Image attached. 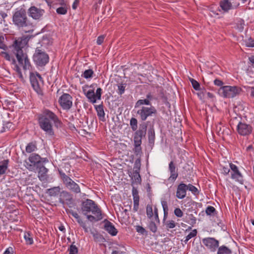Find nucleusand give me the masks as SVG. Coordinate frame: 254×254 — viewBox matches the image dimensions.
<instances>
[{
    "instance_id": "nucleus-29",
    "label": "nucleus",
    "mask_w": 254,
    "mask_h": 254,
    "mask_svg": "<svg viewBox=\"0 0 254 254\" xmlns=\"http://www.w3.org/2000/svg\"><path fill=\"white\" fill-rule=\"evenodd\" d=\"M225 130H228V129L227 127L225 126H222L221 123L217 125L216 126V131L217 132V134L219 136H222L223 137V135L224 134V132Z\"/></svg>"
},
{
    "instance_id": "nucleus-42",
    "label": "nucleus",
    "mask_w": 254,
    "mask_h": 254,
    "mask_svg": "<svg viewBox=\"0 0 254 254\" xmlns=\"http://www.w3.org/2000/svg\"><path fill=\"white\" fill-rule=\"evenodd\" d=\"M192 86L195 90H199L200 89V84L193 78H190Z\"/></svg>"
},
{
    "instance_id": "nucleus-27",
    "label": "nucleus",
    "mask_w": 254,
    "mask_h": 254,
    "mask_svg": "<svg viewBox=\"0 0 254 254\" xmlns=\"http://www.w3.org/2000/svg\"><path fill=\"white\" fill-rule=\"evenodd\" d=\"M9 160H4L0 162V176L5 174L8 169Z\"/></svg>"
},
{
    "instance_id": "nucleus-26",
    "label": "nucleus",
    "mask_w": 254,
    "mask_h": 254,
    "mask_svg": "<svg viewBox=\"0 0 254 254\" xmlns=\"http://www.w3.org/2000/svg\"><path fill=\"white\" fill-rule=\"evenodd\" d=\"M148 142L149 145L152 147L155 142V131L153 127H150L148 130Z\"/></svg>"
},
{
    "instance_id": "nucleus-44",
    "label": "nucleus",
    "mask_w": 254,
    "mask_h": 254,
    "mask_svg": "<svg viewBox=\"0 0 254 254\" xmlns=\"http://www.w3.org/2000/svg\"><path fill=\"white\" fill-rule=\"evenodd\" d=\"M165 226L168 230L169 229L175 228L176 226V223L173 220H168L166 222Z\"/></svg>"
},
{
    "instance_id": "nucleus-32",
    "label": "nucleus",
    "mask_w": 254,
    "mask_h": 254,
    "mask_svg": "<svg viewBox=\"0 0 254 254\" xmlns=\"http://www.w3.org/2000/svg\"><path fill=\"white\" fill-rule=\"evenodd\" d=\"M37 149V144L36 141L29 143L26 147V151L27 153H31Z\"/></svg>"
},
{
    "instance_id": "nucleus-14",
    "label": "nucleus",
    "mask_w": 254,
    "mask_h": 254,
    "mask_svg": "<svg viewBox=\"0 0 254 254\" xmlns=\"http://www.w3.org/2000/svg\"><path fill=\"white\" fill-rule=\"evenodd\" d=\"M253 128L250 124L239 122L237 126L238 133L242 136H248L252 132Z\"/></svg>"
},
{
    "instance_id": "nucleus-59",
    "label": "nucleus",
    "mask_w": 254,
    "mask_h": 254,
    "mask_svg": "<svg viewBox=\"0 0 254 254\" xmlns=\"http://www.w3.org/2000/svg\"><path fill=\"white\" fill-rule=\"evenodd\" d=\"M104 39L105 36L104 35H101L99 36L97 40V44L98 45H101L103 43Z\"/></svg>"
},
{
    "instance_id": "nucleus-21",
    "label": "nucleus",
    "mask_w": 254,
    "mask_h": 254,
    "mask_svg": "<svg viewBox=\"0 0 254 254\" xmlns=\"http://www.w3.org/2000/svg\"><path fill=\"white\" fill-rule=\"evenodd\" d=\"M88 85H85L82 88L83 92L87 98L88 99L89 101L91 103L94 104L96 102V99L95 97V92L94 91V89H90L89 90H86L87 88H88Z\"/></svg>"
},
{
    "instance_id": "nucleus-6",
    "label": "nucleus",
    "mask_w": 254,
    "mask_h": 254,
    "mask_svg": "<svg viewBox=\"0 0 254 254\" xmlns=\"http://www.w3.org/2000/svg\"><path fill=\"white\" fill-rule=\"evenodd\" d=\"M58 172L60 178L65 189L75 194L81 192L79 186L71 179L69 174L66 175L62 169H59Z\"/></svg>"
},
{
    "instance_id": "nucleus-1",
    "label": "nucleus",
    "mask_w": 254,
    "mask_h": 254,
    "mask_svg": "<svg viewBox=\"0 0 254 254\" xmlns=\"http://www.w3.org/2000/svg\"><path fill=\"white\" fill-rule=\"evenodd\" d=\"M38 121L40 128L49 136L54 135L52 123L57 128H61L63 126L62 121L57 115L49 109H44L38 115Z\"/></svg>"
},
{
    "instance_id": "nucleus-37",
    "label": "nucleus",
    "mask_w": 254,
    "mask_h": 254,
    "mask_svg": "<svg viewBox=\"0 0 254 254\" xmlns=\"http://www.w3.org/2000/svg\"><path fill=\"white\" fill-rule=\"evenodd\" d=\"M130 126L133 131H136L137 130V120L136 118H132L130 119Z\"/></svg>"
},
{
    "instance_id": "nucleus-22",
    "label": "nucleus",
    "mask_w": 254,
    "mask_h": 254,
    "mask_svg": "<svg viewBox=\"0 0 254 254\" xmlns=\"http://www.w3.org/2000/svg\"><path fill=\"white\" fill-rule=\"evenodd\" d=\"M169 170L170 173L169 179L175 181L178 177V168L173 161L169 164Z\"/></svg>"
},
{
    "instance_id": "nucleus-10",
    "label": "nucleus",
    "mask_w": 254,
    "mask_h": 254,
    "mask_svg": "<svg viewBox=\"0 0 254 254\" xmlns=\"http://www.w3.org/2000/svg\"><path fill=\"white\" fill-rule=\"evenodd\" d=\"M30 81L33 89L38 94H42L43 91L40 83V82H43L41 75L37 72H36V73L31 72L30 74Z\"/></svg>"
},
{
    "instance_id": "nucleus-4",
    "label": "nucleus",
    "mask_w": 254,
    "mask_h": 254,
    "mask_svg": "<svg viewBox=\"0 0 254 254\" xmlns=\"http://www.w3.org/2000/svg\"><path fill=\"white\" fill-rule=\"evenodd\" d=\"M148 123V122H147L139 124L138 130L135 131L133 135L134 148L133 151L138 158H140L142 153L141 144L142 138L144 137L146 134Z\"/></svg>"
},
{
    "instance_id": "nucleus-60",
    "label": "nucleus",
    "mask_w": 254,
    "mask_h": 254,
    "mask_svg": "<svg viewBox=\"0 0 254 254\" xmlns=\"http://www.w3.org/2000/svg\"><path fill=\"white\" fill-rule=\"evenodd\" d=\"M214 84L218 86H220V87L223 86V85L224 84L223 82L218 79H216L214 81Z\"/></svg>"
},
{
    "instance_id": "nucleus-18",
    "label": "nucleus",
    "mask_w": 254,
    "mask_h": 254,
    "mask_svg": "<svg viewBox=\"0 0 254 254\" xmlns=\"http://www.w3.org/2000/svg\"><path fill=\"white\" fill-rule=\"evenodd\" d=\"M29 161L33 164V166H37L40 167L44 162L48 161L47 158H43L37 154L32 153L29 157Z\"/></svg>"
},
{
    "instance_id": "nucleus-17",
    "label": "nucleus",
    "mask_w": 254,
    "mask_h": 254,
    "mask_svg": "<svg viewBox=\"0 0 254 254\" xmlns=\"http://www.w3.org/2000/svg\"><path fill=\"white\" fill-rule=\"evenodd\" d=\"M60 5L59 7H56V12L59 15H65L67 13L68 10L70 8V6L66 1L64 0H58L57 6Z\"/></svg>"
},
{
    "instance_id": "nucleus-13",
    "label": "nucleus",
    "mask_w": 254,
    "mask_h": 254,
    "mask_svg": "<svg viewBox=\"0 0 254 254\" xmlns=\"http://www.w3.org/2000/svg\"><path fill=\"white\" fill-rule=\"evenodd\" d=\"M39 7L35 6H32L28 9V13L30 16L35 20H39L45 13V9L39 5Z\"/></svg>"
},
{
    "instance_id": "nucleus-20",
    "label": "nucleus",
    "mask_w": 254,
    "mask_h": 254,
    "mask_svg": "<svg viewBox=\"0 0 254 254\" xmlns=\"http://www.w3.org/2000/svg\"><path fill=\"white\" fill-rule=\"evenodd\" d=\"M104 229L112 236H116L118 233L117 229L115 227L112 223L107 219L104 221Z\"/></svg>"
},
{
    "instance_id": "nucleus-30",
    "label": "nucleus",
    "mask_w": 254,
    "mask_h": 254,
    "mask_svg": "<svg viewBox=\"0 0 254 254\" xmlns=\"http://www.w3.org/2000/svg\"><path fill=\"white\" fill-rule=\"evenodd\" d=\"M185 221L190 225L193 226L196 223V219L192 214H187Z\"/></svg>"
},
{
    "instance_id": "nucleus-9",
    "label": "nucleus",
    "mask_w": 254,
    "mask_h": 254,
    "mask_svg": "<svg viewBox=\"0 0 254 254\" xmlns=\"http://www.w3.org/2000/svg\"><path fill=\"white\" fill-rule=\"evenodd\" d=\"M157 111L155 107L151 106L149 107L142 106L137 110V114L142 123L145 122L148 118L156 115Z\"/></svg>"
},
{
    "instance_id": "nucleus-2",
    "label": "nucleus",
    "mask_w": 254,
    "mask_h": 254,
    "mask_svg": "<svg viewBox=\"0 0 254 254\" xmlns=\"http://www.w3.org/2000/svg\"><path fill=\"white\" fill-rule=\"evenodd\" d=\"M32 35H25L15 39L11 46L12 52L15 55L19 64L23 66L24 70H30L32 68L29 59L26 53H24L23 48L27 44Z\"/></svg>"
},
{
    "instance_id": "nucleus-7",
    "label": "nucleus",
    "mask_w": 254,
    "mask_h": 254,
    "mask_svg": "<svg viewBox=\"0 0 254 254\" xmlns=\"http://www.w3.org/2000/svg\"><path fill=\"white\" fill-rule=\"evenodd\" d=\"M33 60L37 67H44L49 62V56L44 50L37 48L33 55Z\"/></svg>"
},
{
    "instance_id": "nucleus-8",
    "label": "nucleus",
    "mask_w": 254,
    "mask_h": 254,
    "mask_svg": "<svg viewBox=\"0 0 254 254\" xmlns=\"http://www.w3.org/2000/svg\"><path fill=\"white\" fill-rule=\"evenodd\" d=\"M242 88L237 86L226 85L220 87L218 91L219 95L224 98H233L240 94Z\"/></svg>"
},
{
    "instance_id": "nucleus-38",
    "label": "nucleus",
    "mask_w": 254,
    "mask_h": 254,
    "mask_svg": "<svg viewBox=\"0 0 254 254\" xmlns=\"http://www.w3.org/2000/svg\"><path fill=\"white\" fill-rule=\"evenodd\" d=\"M197 235V230L196 229L193 230L190 232L186 237L185 240L184 241V243L187 244L188 241L191 238L194 237Z\"/></svg>"
},
{
    "instance_id": "nucleus-40",
    "label": "nucleus",
    "mask_w": 254,
    "mask_h": 254,
    "mask_svg": "<svg viewBox=\"0 0 254 254\" xmlns=\"http://www.w3.org/2000/svg\"><path fill=\"white\" fill-rule=\"evenodd\" d=\"M141 166V159L140 158H137L134 163L133 171L136 170L140 171Z\"/></svg>"
},
{
    "instance_id": "nucleus-46",
    "label": "nucleus",
    "mask_w": 254,
    "mask_h": 254,
    "mask_svg": "<svg viewBox=\"0 0 254 254\" xmlns=\"http://www.w3.org/2000/svg\"><path fill=\"white\" fill-rule=\"evenodd\" d=\"M76 219L77 222L80 224V226L82 227L85 232H87V228L86 227V224L84 222L82 221L79 216H78V218H75Z\"/></svg>"
},
{
    "instance_id": "nucleus-57",
    "label": "nucleus",
    "mask_w": 254,
    "mask_h": 254,
    "mask_svg": "<svg viewBox=\"0 0 254 254\" xmlns=\"http://www.w3.org/2000/svg\"><path fill=\"white\" fill-rule=\"evenodd\" d=\"M12 123L9 122H5L3 124V128L5 130L6 129H9L11 128H12Z\"/></svg>"
},
{
    "instance_id": "nucleus-34",
    "label": "nucleus",
    "mask_w": 254,
    "mask_h": 254,
    "mask_svg": "<svg viewBox=\"0 0 254 254\" xmlns=\"http://www.w3.org/2000/svg\"><path fill=\"white\" fill-rule=\"evenodd\" d=\"M161 204L163 209L164 211V218L163 220H165V219L167 217L168 214V211L169 208L168 206V203L167 201L163 200L161 201Z\"/></svg>"
},
{
    "instance_id": "nucleus-50",
    "label": "nucleus",
    "mask_w": 254,
    "mask_h": 254,
    "mask_svg": "<svg viewBox=\"0 0 254 254\" xmlns=\"http://www.w3.org/2000/svg\"><path fill=\"white\" fill-rule=\"evenodd\" d=\"M68 251L69 254H77L78 252L77 248L73 245H71Z\"/></svg>"
},
{
    "instance_id": "nucleus-28",
    "label": "nucleus",
    "mask_w": 254,
    "mask_h": 254,
    "mask_svg": "<svg viewBox=\"0 0 254 254\" xmlns=\"http://www.w3.org/2000/svg\"><path fill=\"white\" fill-rule=\"evenodd\" d=\"M61 188L60 187H55L47 190V193L51 196H56L61 192Z\"/></svg>"
},
{
    "instance_id": "nucleus-62",
    "label": "nucleus",
    "mask_w": 254,
    "mask_h": 254,
    "mask_svg": "<svg viewBox=\"0 0 254 254\" xmlns=\"http://www.w3.org/2000/svg\"><path fill=\"white\" fill-rule=\"evenodd\" d=\"M230 169H231L228 167H223L222 171L223 174L225 175H227L230 172Z\"/></svg>"
},
{
    "instance_id": "nucleus-41",
    "label": "nucleus",
    "mask_w": 254,
    "mask_h": 254,
    "mask_svg": "<svg viewBox=\"0 0 254 254\" xmlns=\"http://www.w3.org/2000/svg\"><path fill=\"white\" fill-rule=\"evenodd\" d=\"M146 214L149 219L152 218L153 215L152 206L150 204H147L146 206Z\"/></svg>"
},
{
    "instance_id": "nucleus-45",
    "label": "nucleus",
    "mask_w": 254,
    "mask_h": 254,
    "mask_svg": "<svg viewBox=\"0 0 254 254\" xmlns=\"http://www.w3.org/2000/svg\"><path fill=\"white\" fill-rule=\"evenodd\" d=\"M126 84L119 83L118 84V94L119 95H122L125 90Z\"/></svg>"
},
{
    "instance_id": "nucleus-36",
    "label": "nucleus",
    "mask_w": 254,
    "mask_h": 254,
    "mask_svg": "<svg viewBox=\"0 0 254 254\" xmlns=\"http://www.w3.org/2000/svg\"><path fill=\"white\" fill-rule=\"evenodd\" d=\"M94 71L91 69L85 70L82 74V76L86 79L90 78L93 77Z\"/></svg>"
},
{
    "instance_id": "nucleus-63",
    "label": "nucleus",
    "mask_w": 254,
    "mask_h": 254,
    "mask_svg": "<svg viewBox=\"0 0 254 254\" xmlns=\"http://www.w3.org/2000/svg\"><path fill=\"white\" fill-rule=\"evenodd\" d=\"M79 0H75L72 5V8L73 9H76L79 4Z\"/></svg>"
},
{
    "instance_id": "nucleus-19",
    "label": "nucleus",
    "mask_w": 254,
    "mask_h": 254,
    "mask_svg": "<svg viewBox=\"0 0 254 254\" xmlns=\"http://www.w3.org/2000/svg\"><path fill=\"white\" fill-rule=\"evenodd\" d=\"M187 185L181 183L178 186L176 191V197L179 199H183L186 196L188 190Z\"/></svg>"
},
{
    "instance_id": "nucleus-52",
    "label": "nucleus",
    "mask_w": 254,
    "mask_h": 254,
    "mask_svg": "<svg viewBox=\"0 0 254 254\" xmlns=\"http://www.w3.org/2000/svg\"><path fill=\"white\" fill-rule=\"evenodd\" d=\"M102 94V89L101 88H98L96 90V93H95V97L96 101L97 100H100L101 99V95Z\"/></svg>"
},
{
    "instance_id": "nucleus-12",
    "label": "nucleus",
    "mask_w": 254,
    "mask_h": 254,
    "mask_svg": "<svg viewBox=\"0 0 254 254\" xmlns=\"http://www.w3.org/2000/svg\"><path fill=\"white\" fill-rule=\"evenodd\" d=\"M59 103L64 110H68L72 106V97L68 93H64L60 97Z\"/></svg>"
},
{
    "instance_id": "nucleus-35",
    "label": "nucleus",
    "mask_w": 254,
    "mask_h": 254,
    "mask_svg": "<svg viewBox=\"0 0 254 254\" xmlns=\"http://www.w3.org/2000/svg\"><path fill=\"white\" fill-rule=\"evenodd\" d=\"M139 172L140 171H137L136 170L133 171V172L132 174L131 179H134V180L136 183H139L141 182V177L139 174Z\"/></svg>"
},
{
    "instance_id": "nucleus-15",
    "label": "nucleus",
    "mask_w": 254,
    "mask_h": 254,
    "mask_svg": "<svg viewBox=\"0 0 254 254\" xmlns=\"http://www.w3.org/2000/svg\"><path fill=\"white\" fill-rule=\"evenodd\" d=\"M229 167L231 170V178L239 182L240 184H243V176L240 172L238 167L232 163H229Z\"/></svg>"
},
{
    "instance_id": "nucleus-53",
    "label": "nucleus",
    "mask_w": 254,
    "mask_h": 254,
    "mask_svg": "<svg viewBox=\"0 0 254 254\" xmlns=\"http://www.w3.org/2000/svg\"><path fill=\"white\" fill-rule=\"evenodd\" d=\"M18 74V76L22 82H24V78L22 75L20 68L19 66H16V69L15 70Z\"/></svg>"
},
{
    "instance_id": "nucleus-49",
    "label": "nucleus",
    "mask_w": 254,
    "mask_h": 254,
    "mask_svg": "<svg viewBox=\"0 0 254 254\" xmlns=\"http://www.w3.org/2000/svg\"><path fill=\"white\" fill-rule=\"evenodd\" d=\"M245 22L243 20L241 19L239 20L237 23V29L242 32L244 28Z\"/></svg>"
},
{
    "instance_id": "nucleus-5",
    "label": "nucleus",
    "mask_w": 254,
    "mask_h": 254,
    "mask_svg": "<svg viewBox=\"0 0 254 254\" xmlns=\"http://www.w3.org/2000/svg\"><path fill=\"white\" fill-rule=\"evenodd\" d=\"M13 22L19 28H22L25 33L33 31V26L28 21L26 11L24 9H21L14 13L13 15Z\"/></svg>"
},
{
    "instance_id": "nucleus-54",
    "label": "nucleus",
    "mask_w": 254,
    "mask_h": 254,
    "mask_svg": "<svg viewBox=\"0 0 254 254\" xmlns=\"http://www.w3.org/2000/svg\"><path fill=\"white\" fill-rule=\"evenodd\" d=\"M174 214L177 217H182L184 213L180 208H176L174 210Z\"/></svg>"
},
{
    "instance_id": "nucleus-55",
    "label": "nucleus",
    "mask_w": 254,
    "mask_h": 254,
    "mask_svg": "<svg viewBox=\"0 0 254 254\" xmlns=\"http://www.w3.org/2000/svg\"><path fill=\"white\" fill-rule=\"evenodd\" d=\"M135 230L136 232H137L138 233H140L141 234H144L145 232H146L145 229L144 228L139 225L135 226Z\"/></svg>"
},
{
    "instance_id": "nucleus-39",
    "label": "nucleus",
    "mask_w": 254,
    "mask_h": 254,
    "mask_svg": "<svg viewBox=\"0 0 254 254\" xmlns=\"http://www.w3.org/2000/svg\"><path fill=\"white\" fill-rule=\"evenodd\" d=\"M187 186L188 190L191 191L194 195H197L199 194V191L195 186L190 184L187 185Z\"/></svg>"
},
{
    "instance_id": "nucleus-11",
    "label": "nucleus",
    "mask_w": 254,
    "mask_h": 254,
    "mask_svg": "<svg viewBox=\"0 0 254 254\" xmlns=\"http://www.w3.org/2000/svg\"><path fill=\"white\" fill-rule=\"evenodd\" d=\"M202 242L206 249L211 252H215L219 247V242L214 238L207 237L202 239Z\"/></svg>"
},
{
    "instance_id": "nucleus-47",
    "label": "nucleus",
    "mask_w": 254,
    "mask_h": 254,
    "mask_svg": "<svg viewBox=\"0 0 254 254\" xmlns=\"http://www.w3.org/2000/svg\"><path fill=\"white\" fill-rule=\"evenodd\" d=\"M132 194L133 196V200H139V196L138 195V190L134 187H133L132 188Z\"/></svg>"
},
{
    "instance_id": "nucleus-33",
    "label": "nucleus",
    "mask_w": 254,
    "mask_h": 254,
    "mask_svg": "<svg viewBox=\"0 0 254 254\" xmlns=\"http://www.w3.org/2000/svg\"><path fill=\"white\" fill-rule=\"evenodd\" d=\"M24 238L27 245H32L33 243V240L31 234L29 232H26L24 233Z\"/></svg>"
},
{
    "instance_id": "nucleus-51",
    "label": "nucleus",
    "mask_w": 254,
    "mask_h": 254,
    "mask_svg": "<svg viewBox=\"0 0 254 254\" xmlns=\"http://www.w3.org/2000/svg\"><path fill=\"white\" fill-rule=\"evenodd\" d=\"M216 211L215 208L212 206H208L205 210V212L208 215H211Z\"/></svg>"
},
{
    "instance_id": "nucleus-64",
    "label": "nucleus",
    "mask_w": 254,
    "mask_h": 254,
    "mask_svg": "<svg viewBox=\"0 0 254 254\" xmlns=\"http://www.w3.org/2000/svg\"><path fill=\"white\" fill-rule=\"evenodd\" d=\"M13 250L12 247H9L4 252L3 254H13Z\"/></svg>"
},
{
    "instance_id": "nucleus-48",
    "label": "nucleus",
    "mask_w": 254,
    "mask_h": 254,
    "mask_svg": "<svg viewBox=\"0 0 254 254\" xmlns=\"http://www.w3.org/2000/svg\"><path fill=\"white\" fill-rule=\"evenodd\" d=\"M246 46L248 47H254V39L251 37L245 40Z\"/></svg>"
},
{
    "instance_id": "nucleus-61",
    "label": "nucleus",
    "mask_w": 254,
    "mask_h": 254,
    "mask_svg": "<svg viewBox=\"0 0 254 254\" xmlns=\"http://www.w3.org/2000/svg\"><path fill=\"white\" fill-rule=\"evenodd\" d=\"M249 62H248L249 64L254 67V55L252 56L249 58Z\"/></svg>"
},
{
    "instance_id": "nucleus-43",
    "label": "nucleus",
    "mask_w": 254,
    "mask_h": 254,
    "mask_svg": "<svg viewBox=\"0 0 254 254\" xmlns=\"http://www.w3.org/2000/svg\"><path fill=\"white\" fill-rule=\"evenodd\" d=\"M148 228L151 232L154 233H156L157 230V227L156 223L152 221H150L149 223Z\"/></svg>"
},
{
    "instance_id": "nucleus-23",
    "label": "nucleus",
    "mask_w": 254,
    "mask_h": 254,
    "mask_svg": "<svg viewBox=\"0 0 254 254\" xmlns=\"http://www.w3.org/2000/svg\"><path fill=\"white\" fill-rule=\"evenodd\" d=\"M95 110L97 113L99 119L101 121H105V112L104 110V106L102 104L95 106Z\"/></svg>"
},
{
    "instance_id": "nucleus-31",
    "label": "nucleus",
    "mask_w": 254,
    "mask_h": 254,
    "mask_svg": "<svg viewBox=\"0 0 254 254\" xmlns=\"http://www.w3.org/2000/svg\"><path fill=\"white\" fill-rule=\"evenodd\" d=\"M147 105V106H152L151 104V103L149 100L147 99L146 98L144 99H139L138 100L135 104V108L139 107L142 105Z\"/></svg>"
},
{
    "instance_id": "nucleus-16",
    "label": "nucleus",
    "mask_w": 254,
    "mask_h": 254,
    "mask_svg": "<svg viewBox=\"0 0 254 254\" xmlns=\"http://www.w3.org/2000/svg\"><path fill=\"white\" fill-rule=\"evenodd\" d=\"M59 201L62 204L66 203L70 205L73 203L72 194L68 191L63 190L60 193Z\"/></svg>"
},
{
    "instance_id": "nucleus-25",
    "label": "nucleus",
    "mask_w": 254,
    "mask_h": 254,
    "mask_svg": "<svg viewBox=\"0 0 254 254\" xmlns=\"http://www.w3.org/2000/svg\"><path fill=\"white\" fill-rule=\"evenodd\" d=\"M219 5L222 9L225 12H228L232 8V3L229 0H220Z\"/></svg>"
},
{
    "instance_id": "nucleus-3",
    "label": "nucleus",
    "mask_w": 254,
    "mask_h": 254,
    "mask_svg": "<svg viewBox=\"0 0 254 254\" xmlns=\"http://www.w3.org/2000/svg\"><path fill=\"white\" fill-rule=\"evenodd\" d=\"M82 214L86 216L91 222H96L103 218L100 208L93 200L90 199L83 200L81 203Z\"/></svg>"
},
{
    "instance_id": "nucleus-24",
    "label": "nucleus",
    "mask_w": 254,
    "mask_h": 254,
    "mask_svg": "<svg viewBox=\"0 0 254 254\" xmlns=\"http://www.w3.org/2000/svg\"><path fill=\"white\" fill-rule=\"evenodd\" d=\"M217 254H237L231 249L223 245L219 246L217 250Z\"/></svg>"
},
{
    "instance_id": "nucleus-56",
    "label": "nucleus",
    "mask_w": 254,
    "mask_h": 254,
    "mask_svg": "<svg viewBox=\"0 0 254 254\" xmlns=\"http://www.w3.org/2000/svg\"><path fill=\"white\" fill-rule=\"evenodd\" d=\"M66 211L68 214L71 215L75 218H76L77 217L78 218V216H79V215L78 214V213L74 211L72 209H66Z\"/></svg>"
},
{
    "instance_id": "nucleus-58",
    "label": "nucleus",
    "mask_w": 254,
    "mask_h": 254,
    "mask_svg": "<svg viewBox=\"0 0 254 254\" xmlns=\"http://www.w3.org/2000/svg\"><path fill=\"white\" fill-rule=\"evenodd\" d=\"M139 200H133V210L134 212H137L139 208Z\"/></svg>"
}]
</instances>
